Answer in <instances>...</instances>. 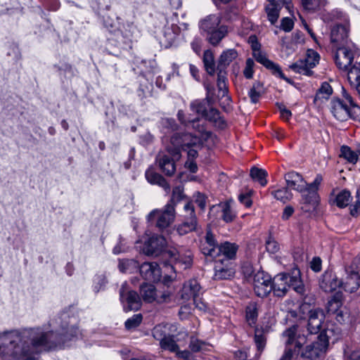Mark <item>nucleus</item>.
Segmentation results:
<instances>
[{"label": "nucleus", "instance_id": "1", "mask_svg": "<svg viewBox=\"0 0 360 360\" xmlns=\"http://www.w3.org/2000/svg\"><path fill=\"white\" fill-rule=\"evenodd\" d=\"M76 319L63 312L52 320L55 330L25 328L0 333V360H37L33 356L60 347L66 341L77 338L81 333Z\"/></svg>", "mask_w": 360, "mask_h": 360}, {"label": "nucleus", "instance_id": "2", "mask_svg": "<svg viewBox=\"0 0 360 360\" xmlns=\"http://www.w3.org/2000/svg\"><path fill=\"white\" fill-rule=\"evenodd\" d=\"M143 250L147 255H162L168 259L164 263L165 266L174 271L188 269L193 263V255L190 250H178L175 248L167 249V240L162 236L154 235L149 238L145 242Z\"/></svg>", "mask_w": 360, "mask_h": 360}, {"label": "nucleus", "instance_id": "3", "mask_svg": "<svg viewBox=\"0 0 360 360\" xmlns=\"http://www.w3.org/2000/svg\"><path fill=\"white\" fill-rule=\"evenodd\" d=\"M271 286L274 295L278 297L285 296L290 288L298 294L303 295L304 292L300 271L297 267H294L290 272L281 273L275 276Z\"/></svg>", "mask_w": 360, "mask_h": 360}, {"label": "nucleus", "instance_id": "4", "mask_svg": "<svg viewBox=\"0 0 360 360\" xmlns=\"http://www.w3.org/2000/svg\"><path fill=\"white\" fill-rule=\"evenodd\" d=\"M111 21L110 18H105L103 21L105 27L111 34L108 41H115L116 46L123 49L130 48L133 41L136 40L139 36L137 27L133 23L127 22L122 25V27L116 28Z\"/></svg>", "mask_w": 360, "mask_h": 360}, {"label": "nucleus", "instance_id": "5", "mask_svg": "<svg viewBox=\"0 0 360 360\" xmlns=\"http://www.w3.org/2000/svg\"><path fill=\"white\" fill-rule=\"evenodd\" d=\"M201 139L190 133H174L170 139V143L167 146L168 153L176 159H180L181 150H187L191 147H200Z\"/></svg>", "mask_w": 360, "mask_h": 360}, {"label": "nucleus", "instance_id": "6", "mask_svg": "<svg viewBox=\"0 0 360 360\" xmlns=\"http://www.w3.org/2000/svg\"><path fill=\"white\" fill-rule=\"evenodd\" d=\"M345 98L349 105L340 98H333L330 103L331 112L338 120L341 122L346 121L349 118H354L360 112V108L354 103L350 96L347 95Z\"/></svg>", "mask_w": 360, "mask_h": 360}, {"label": "nucleus", "instance_id": "7", "mask_svg": "<svg viewBox=\"0 0 360 360\" xmlns=\"http://www.w3.org/2000/svg\"><path fill=\"white\" fill-rule=\"evenodd\" d=\"M328 330H322L317 340L307 345L301 352V357L304 360H319L323 358L328 350L329 339Z\"/></svg>", "mask_w": 360, "mask_h": 360}, {"label": "nucleus", "instance_id": "8", "mask_svg": "<svg viewBox=\"0 0 360 360\" xmlns=\"http://www.w3.org/2000/svg\"><path fill=\"white\" fill-rule=\"evenodd\" d=\"M320 60L319 54L313 49H308L304 58L289 65V68L295 73L307 77L314 75L312 69L316 67Z\"/></svg>", "mask_w": 360, "mask_h": 360}, {"label": "nucleus", "instance_id": "9", "mask_svg": "<svg viewBox=\"0 0 360 360\" xmlns=\"http://www.w3.org/2000/svg\"><path fill=\"white\" fill-rule=\"evenodd\" d=\"M176 216L175 208L172 203H167L161 210L155 209L148 215V221L153 222L156 220V227L162 231L167 228L174 221Z\"/></svg>", "mask_w": 360, "mask_h": 360}, {"label": "nucleus", "instance_id": "10", "mask_svg": "<svg viewBox=\"0 0 360 360\" xmlns=\"http://www.w3.org/2000/svg\"><path fill=\"white\" fill-rule=\"evenodd\" d=\"M198 226V220L193 202H186L184 206L182 222L176 226V231L180 236L195 231Z\"/></svg>", "mask_w": 360, "mask_h": 360}, {"label": "nucleus", "instance_id": "11", "mask_svg": "<svg viewBox=\"0 0 360 360\" xmlns=\"http://www.w3.org/2000/svg\"><path fill=\"white\" fill-rule=\"evenodd\" d=\"M202 288L199 282L196 279H190L186 281L181 290V297L184 300L193 299V303L200 310H205L206 304L202 302L200 295Z\"/></svg>", "mask_w": 360, "mask_h": 360}, {"label": "nucleus", "instance_id": "12", "mask_svg": "<svg viewBox=\"0 0 360 360\" xmlns=\"http://www.w3.org/2000/svg\"><path fill=\"white\" fill-rule=\"evenodd\" d=\"M120 300L124 311H137L141 307V300L139 294L129 290L128 284L124 282L120 289Z\"/></svg>", "mask_w": 360, "mask_h": 360}, {"label": "nucleus", "instance_id": "13", "mask_svg": "<svg viewBox=\"0 0 360 360\" xmlns=\"http://www.w3.org/2000/svg\"><path fill=\"white\" fill-rule=\"evenodd\" d=\"M350 44L345 46H336L334 60L337 67L341 70H347L352 65L356 47L353 43Z\"/></svg>", "mask_w": 360, "mask_h": 360}, {"label": "nucleus", "instance_id": "14", "mask_svg": "<svg viewBox=\"0 0 360 360\" xmlns=\"http://www.w3.org/2000/svg\"><path fill=\"white\" fill-rule=\"evenodd\" d=\"M272 279L270 275L263 271H258L252 279L253 290L259 297H267L272 290Z\"/></svg>", "mask_w": 360, "mask_h": 360}, {"label": "nucleus", "instance_id": "15", "mask_svg": "<svg viewBox=\"0 0 360 360\" xmlns=\"http://www.w3.org/2000/svg\"><path fill=\"white\" fill-rule=\"evenodd\" d=\"M349 22L345 20V23H336L330 31V41L335 46H345L352 43L349 39Z\"/></svg>", "mask_w": 360, "mask_h": 360}, {"label": "nucleus", "instance_id": "16", "mask_svg": "<svg viewBox=\"0 0 360 360\" xmlns=\"http://www.w3.org/2000/svg\"><path fill=\"white\" fill-rule=\"evenodd\" d=\"M297 326H293L287 330H285L283 336L285 338V349L283 354L279 360H292L294 350L290 347L291 345H295V348H300L302 343L300 340L296 338Z\"/></svg>", "mask_w": 360, "mask_h": 360}, {"label": "nucleus", "instance_id": "17", "mask_svg": "<svg viewBox=\"0 0 360 360\" xmlns=\"http://www.w3.org/2000/svg\"><path fill=\"white\" fill-rule=\"evenodd\" d=\"M139 269L141 277L148 282H158L161 278V269L157 262H144Z\"/></svg>", "mask_w": 360, "mask_h": 360}, {"label": "nucleus", "instance_id": "18", "mask_svg": "<svg viewBox=\"0 0 360 360\" xmlns=\"http://www.w3.org/2000/svg\"><path fill=\"white\" fill-rule=\"evenodd\" d=\"M341 283L342 281L331 269L325 271L319 279V286L326 292L335 291L338 288L341 287Z\"/></svg>", "mask_w": 360, "mask_h": 360}, {"label": "nucleus", "instance_id": "19", "mask_svg": "<svg viewBox=\"0 0 360 360\" xmlns=\"http://www.w3.org/2000/svg\"><path fill=\"white\" fill-rule=\"evenodd\" d=\"M346 276L340 280L341 288L345 291L352 293L356 291L360 287V275L349 266L345 267Z\"/></svg>", "mask_w": 360, "mask_h": 360}, {"label": "nucleus", "instance_id": "20", "mask_svg": "<svg viewBox=\"0 0 360 360\" xmlns=\"http://www.w3.org/2000/svg\"><path fill=\"white\" fill-rule=\"evenodd\" d=\"M236 274L235 265L233 262L227 261L224 263L219 259L214 265V278L215 280H226L232 278Z\"/></svg>", "mask_w": 360, "mask_h": 360}, {"label": "nucleus", "instance_id": "21", "mask_svg": "<svg viewBox=\"0 0 360 360\" xmlns=\"http://www.w3.org/2000/svg\"><path fill=\"white\" fill-rule=\"evenodd\" d=\"M252 56L257 62L263 65L266 69L271 70L274 75L289 82V79L285 77L280 65L270 60L261 51L252 53Z\"/></svg>", "mask_w": 360, "mask_h": 360}, {"label": "nucleus", "instance_id": "22", "mask_svg": "<svg viewBox=\"0 0 360 360\" xmlns=\"http://www.w3.org/2000/svg\"><path fill=\"white\" fill-rule=\"evenodd\" d=\"M343 301V294L342 292H335L333 297L328 300L327 304L328 312L335 314V319L339 323L345 321V315L341 309Z\"/></svg>", "mask_w": 360, "mask_h": 360}, {"label": "nucleus", "instance_id": "23", "mask_svg": "<svg viewBox=\"0 0 360 360\" xmlns=\"http://www.w3.org/2000/svg\"><path fill=\"white\" fill-rule=\"evenodd\" d=\"M325 315L323 310L316 308L309 311L307 330L310 334H317L321 331Z\"/></svg>", "mask_w": 360, "mask_h": 360}, {"label": "nucleus", "instance_id": "24", "mask_svg": "<svg viewBox=\"0 0 360 360\" xmlns=\"http://www.w3.org/2000/svg\"><path fill=\"white\" fill-rule=\"evenodd\" d=\"M302 210L304 212H312L316 210L319 204V196L318 192L311 191L305 187L302 191Z\"/></svg>", "mask_w": 360, "mask_h": 360}, {"label": "nucleus", "instance_id": "25", "mask_svg": "<svg viewBox=\"0 0 360 360\" xmlns=\"http://www.w3.org/2000/svg\"><path fill=\"white\" fill-rule=\"evenodd\" d=\"M205 243L202 245V252L205 255L212 257H217V250L220 244L218 243L215 235L208 229L205 236Z\"/></svg>", "mask_w": 360, "mask_h": 360}, {"label": "nucleus", "instance_id": "26", "mask_svg": "<svg viewBox=\"0 0 360 360\" xmlns=\"http://www.w3.org/2000/svg\"><path fill=\"white\" fill-rule=\"evenodd\" d=\"M229 28L226 25H222L217 28L211 30L204 33L206 40L212 46H217L221 40L228 34Z\"/></svg>", "mask_w": 360, "mask_h": 360}, {"label": "nucleus", "instance_id": "27", "mask_svg": "<svg viewBox=\"0 0 360 360\" xmlns=\"http://www.w3.org/2000/svg\"><path fill=\"white\" fill-rule=\"evenodd\" d=\"M287 188L302 192L305 188L307 183L302 176L294 171L289 172L285 175Z\"/></svg>", "mask_w": 360, "mask_h": 360}, {"label": "nucleus", "instance_id": "28", "mask_svg": "<svg viewBox=\"0 0 360 360\" xmlns=\"http://www.w3.org/2000/svg\"><path fill=\"white\" fill-rule=\"evenodd\" d=\"M145 176L148 183L158 185L162 188L167 193L170 191V186L166 179L153 167H149L145 172Z\"/></svg>", "mask_w": 360, "mask_h": 360}, {"label": "nucleus", "instance_id": "29", "mask_svg": "<svg viewBox=\"0 0 360 360\" xmlns=\"http://www.w3.org/2000/svg\"><path fill=\"white\" fill-rule=\"evenodd\" d=\"M221 18L217 14H210L199 22V27L204 32L221 26Z\"/></svg>", "mask_w": 360, "mask_h": 360}, {"label": "nucleus", "instance_id": "30", "mask_svg": "<svg viewBox=\"0 0 360 360\" xmlns=\"http://www.w3.org/2000/svg\"><path fill=\"white\" fill-rule=\"evenodd\" d=\"M169 155H164L159 158L158 163L160 168L163 172L167 176H172L176 171L175 161L179 159L174 158L172 155L169 153Z\"/></svg>", "mask_w": 360, "mask_h": 360}, {"label": "nucleus", "instance_id": "31", "mask_svg": "<svg viewBox=\"0 0 360 360\" xmlns=\"http://www.w3.org/2000/svg\"><path fill=\"white\" fill-rule=\"evenodd\" d=\"M238 246L236 243L224 242L220 243L217 250V257L222 255L226 259V262L235 259Z\"/></svg>", "mask_w": 360, "mask_h": 360}, {"label": "nucleus", "instance_id": "32", "mask_svg": "<svg viewBox=\"0 0 360 360\" xmlns=\"http://www.w3.org/2000/svg\"><path fill=\"white\" fill-rule=\"evenodd\" d=\"M237 57L238 52L234 49L224 51L219 57L218 68H226Z\"/></svg>", "mask_w": 360, "mask_h": 360}, {"label": "nucleus", "instance_id": "33", "mask_svg": "<svg viewBox=\"0 0 360 360\" xmlns=\"http://www.w3.org/2000/svg\"><path fill=\"white\" fill-rule=\"evenodd\" d=\"M333 94L331 86L326 82L321 84V87L316 91L314 97V102L320 101L321 103L327 101Z\"/></svg>", "mask_w": 360, "mask_h": 360}, {"label": "nucleus", "instance_id": "34", "mask_svg": "<svg viewBox=\"0 0 360 360\" xmlns=\"http://www.w3.org/2000/svg\"><path fill=\"white\" fill-rule=\"evenodd\" d=\"M139 267L138 262L133 259H123L119 260L118 269L122 273L131 274Z\"/></svg>", "mask_w": 360, "mask_h": 360}, {"label": "nucleus", "instance_id": "35", "mask_svg": "<svg viewBox=\"0 0 360 360\" xmlns=\"http://www.w3.org/2000/svg\"><path fill=\"white\" fill-rule=\"evenodd\" d=\"M303 8L309 12L314 13L321 10L326 4V0H301Z\"/></svg>", "mask_w": 360, "mask_h": 360}, {"label": "nucleus", "instance_id": "36", "mask_svg": "<svg viewBox=\"0 0 360 360\" xmlns=\"http://www.w3.org/2000/svg\"><path fill=\"white\" fill-rule=\"evenodd\" d=\"M141 293L143 299L147 302H152L156 300L157 292L152 284L145 283L141 285Z\"/></svg>", "mask_w": 360, "mask_h": 360}, {"label": "nucleus", "instance_id": "37", "mask_svg": "<svg viewBox=\"0 0 360 360\" xmlns=\"http://www.w3.org/2000/svg\"><path fill=\"white\" fill-rule=\"evenodd\" d=\"M359 153L353 150L350 147L346 145H343L340 148V153L339 156L346 160L351 164H356L359 160Z\"/></svg>", "mask_w": 360, "mask_h": 360}, {"label": "nucleus", "instance_id": "38", "mask_svg": "<svg viewBox=\"0 0 360 360\" xmlns=\"http://www.w3.org/2000/svg\"><path fill=\"white\" fill-rule=\"evenodd\" d=\"M202 61L206 72L212 75L215 72V63L213 53L210 50L205 51L203 53Z\"/></svg>", "mask_w": 360, "mask_h": 360}, {"label": "nucleus", "instance_id": "39", "mask_svg": "<svg viewBox=\"0 0 360 360\" xmlns=\"http://www.w3.org/2000/svg\"><path fill=\"white\" fill-rule=\"evenodd\" d=\"M347 71V79L351 86L360 82V63L356 62L352 65Z\"/></svg>", "mask_w": 360, "mask_h": 360}, {"label": "nucleus", "instance_id": "40", "mask_svg": "<svg viewBox=\"0 0 360 360\" xmlns=\"http://www.w3.org/2000/svg\"><path fill=\"white\" fill-rule=\"evenodd\" d=\"M209 107V103L206 100H195L190 104V108L195 112L198 116L204 117L207 108Z\"/></svg>", "mask_w": 360, "mask_h": 360}, {"label": "nucleus", "instance_id": "41", "mask_svg": "<svg viewBox=\"0 0 360 360\" xmlns=\"http://www.w3.org/2000/svg\"><path fill=\"white\" fill-rule=\"evenodd\" d=\"M267 176L268 173L265 169L255 167L250 169V176L254 181H257L262 186H265L267 184Z\"/></svg>", "mask_w": 360, "mask_h": 360}, {"label": "nucleus", "instance_id": "42", "mask_svg": "<svg viewBox=\"0 0 360 360\" xmlns=\"http://www.w3.org/2000/svg\"><path fill=\"white\" fill-rule=\"evenodd\" d=\"M160 346L161 349L174 353H175L179 348L175 336L169 334L160 342Z\"/></svg>", "mask_w": 360, "mask_h": 360}, {"label": "nucleus", "instance_id": "43", "mask_svg": "<svg viewBox=\"0 0 360 360\" xmlns=\"http://www.w3.org/2000/svg\"><path fill=\"white\" fill-rule=\"evenodd\" d=\"M254 340L258 352L255 356L258 359L265 348L266 338L262 330L257 329L255 330Z\"/></svg>", "mask_w": 360, "mask_h": 360}, {"label": "nucleus", "instance_id": "44", "mask_svg": "<svg viewBox=\"0 0 360 360\" xmlns=\"http://www.w3.org/2000/svg\"><path fill=\"white\" fill-rule=\"evenodd\" d=\"M351 200V193L347 190L341 191L335 197L336 205L340 208H344L349 205Z\"/></svg>", "mask_w": 360, "mask_h": 360}, {"label": "nucleus", "instance_id": "45", "mask_svg": "<svg viewBox=\"0 0 360 360\" xmlns=\"http://www.w3.org/2000/svg\"><path fill=\"white\" fill-rule=\"evenodd\" d=\"M268 20L274 25L277 22L279 17L280 8L276 4H269L265 8Z\"/></svg>", "mask_w": 360, "mask_h": 360}, {"label": "nucleus", "instance_id": "46", "mask_svg": "<svg viewBox=\"0 0 360 360\" xmlns=\"http://www.w3.org/2000/svg\"><path fill=\"white\" fill-rule=\"evenodd\" d=\"M271 195L278 200L287 202L292 198V193L288 188H282L276 191H271Z\"/></svg>", "mask_w": 360, "mask_h": 360}, {"label": "nucleus", "instance_id": "47", "mask_svg": "<svg viewBox=\"0 0 360 360\" xmlns=\"http://www.w3.org/2000/svg\"><path fill=\"white\" fill-rule=\"evenodd\" d=\"M207 198L205 194L197 191L193 193L191 200L188 202H193V205L194 203L196 204L200 211L204 212L207 205Z\"/></svg>", "mask_w": 360, "mask_h": 360}, {"label": "nucleus", "instance_id": "48", "mask_svg": "<svg viewBox=\"0 0 360 360\" xmlns=\"http://www.w3.org/2000/svg\"><path fill=\"white\" fill-rule=\"evenodd\" d=\"M203 117L210 122L218 123L220 126L224 124V121L220 117L219 111L215 108H211L209 110H207Z\"/></svg>", "mask_w": 360, "mask_h": 360}, {"label": "nucleus", "instance_id": "49", "mask_svg": "<svg viewBox=\"0 0 360 360\" xmlns=\"http://www.w3.org/2000/svg\"><path fill=\"white\" fill-rule=\"evenodd\" d=\"M167 330L168 327L167 325L159 324L153 328V335L155 340L160 342L169 335Z\"/></svg>", "mask_w": 360, "mask_h": 360}, {"label": "nucleus", "instance_id": "50", "mask_svg": "<svg viewBox=\"0 0 360 360\" xmlns=\"http://www.w3.org/2000/svg\"><path fill=\"white\" fill-rule=\"evenodd\" d=\"M108 281L103 274L96 275L94 278L93 290L95 293H98L101 290L105 289Z\"/></svg>", "mask_w": 360, "mask_h": 360}, {"label": "nucleus", "instance_id": "51", "mask_svg": "<svg viewBox=\"0 0 360 360\" xmlns=\"http://www.w3.org/2000/svg\"><path fill=\"white\" fill-rule=\"evenodd\" d=\"M184 188L181 186H176L172 190V195L170 200L167 203H172L175 208L176 203L184 199Z\"/></svg>", "mask_w": 360, "mask_h": 360}, {"label": "nucleus", "instance_id": "52", "mask_svg": "<svg viewBox=\"0 0 360 360\" xmlns=\"http://www.w3.org/2000/svg\"><path fill=\"white\" fill-rule=\"evenodd\" d=\"M143 319V316L141 314H134L131 318L128 319L125 321V327L127 330H131L138 327Z\"/></svg>", "mask_w": 360, "mask_h": 360}, {"label": "nucleus", "instance_id": "53", "mask_svg": "<svg viewBox=\"0 0 360 360\" xmlns=\"http://www.w3.org/2000/svg\"><path fill=\"white\" fill-rule=\"evenodd\" d=\"M257 315L255 307H248L246 308V320L250 326L256 323Z\"/></svg>", "mask_w": 360, "mask_h": 360}, {"label": "nucleus", "instance_id": "54", "mask_svg": "<svg viewBox=\"0 0 360 360\" xmlns=\"http://www.w3.org/2000/svg\"><path fill=\"white\" fill-rule=\"evenodd\" d=\"M118 240L117 244L112 249V253L115 255H119L129 250V246L127 245L125 240L122 236H120Z\"/></svg>", "mask_w": 360, "mask_h": 360}, {"label": "nucleus", "instance_id": "55", "mask_svg": "<svg viewBox=\"0 0 360 360\" xmlns=\"http://www.w3.org/2000/svg\"><path fill=\"white\" fill-rule=\"evenodd\" d=\"M205 343L198 338L191 337L189 342V348L193 352H200L205 347Z\"/></svg>", "mask_w": 360, "mask_h": 360}, {"label": "nucleus", "instance_id": "56", "mask_svg": "<svg viewBox=\"0 0 360 360\" xmlns=\"http://www.w3.org/2000/svg\"><path fill=\"white\" fill-rule=\"evenodd\" d=\"M259 82H255L254 83L252 87L248 91V96L252 103H257L261 96L260 92L257 91V89L259 87Z\"/></svg>", "mask_w": 360, "mask_h": 360}, {"label": "nucleus", "instance_id": "57", "mask_svg": "<svg viewBox=\"0 0 360 360\" xmlns=\"http://www.w3.org/2000/svg\"><path fill=\"white\" fill-rule=\"evenodd\" d=\"M255 65V62L253 59L249 58L246 60L245 67L243 70V75L247 79H251L253 77L254 70L253 68Z\"/></svg>", "mask_w": 360, "mask_h": 360}, {"label": "nucleus", "instance_id": "58", "mask_svg": "<svg viewBox=\"0 0 360 360\" xmlns=\"http://www.w3.org/2000/svg\"><path fill=\"white\" fill-rule=\"evenodd\" d=\"M221 218L226 223L231 222L235 218V214L229 205H225L223 207Z\"/></svg>", "mask_w": 360, "mask_h": 360}, {"label": "nucleus", "instance_id": "59", "mask_svg": "<svg viewBox=\"0 0 360 360\" xmlns=\"http://www.w3.org/2000/svg\"><path fill=\"white\" fill-rule=\"evenodd\" d=\"M201 122L199 117L193 118V119H188V126H190L195 129L196 131L200 133H202L205 131V127L203 124H200Z\"/></svg>", "mask_w": 360, "mask_h": 360}, {"label": "nucleus", "instance_id": "60", "mask_svg": "<svg viewBox=\"0 0 360 360\" xmlns=\"http://www.w3.org/2000/svg\"><path fill=\"white\" fill-rule=\"evenodd\" d=\"M330 20H342L340 23H345V20L349 22V20L347 17L345 15V14L339 10H333L330 13Z\"/></svg>", "mask_w": 360, "mask_h": 360}, {"label": "nucleus", "instance_id": "61", "mask_svg": "<svg viewBox=\"0 0 360 360\" xmlns=\"http://www.w3.org/2000/svg\"><path fill=\"white\" fill-rule=\"evenodd\" d=\"M242 272L243 275L247 278H249L250 277L254 278L255 269L253 268V266L250 262H245L242 265Z\"/></svg>", "mask_w": 360, "mask_h": 360}, {"label": "nucleus", "instance_id": "62", "mask_svg": "<svg viewBox=\"0 0 360 360\" xmlns=\"http://www.w3.org/2000/svg\"><path fill=\"white\" fill-rule=\"evenodd\" d=\"M266 248L269 252L274 254L279 250V245L275 240L269 237V240L266 242Z\"/></svg>", "mask_w": 360, "mask_h": 360}, {"label": "nucleus", "instance_id": "63", "mask_svg": "<svg viewBox=\"0 0 360 360\" xmlns=\"http://www.w3.org/2000/svg\"><path fill=\"white\" fill-rule=\"evenodd\" d=\"M202 44V40L199 37H195L191 43V46L193 51L198 55H200L201 52V47Z\"/></svg>", "mask_w": 360, "mask_h": 360}, {"label": "nucleus", "instance_id": "64", "mask_svg": "<svg viewBox=\"0 0 360 360\" xmlns=\"http://www.w3.org/2000/svg\"><path fill=\"white\" fill-rule=\"evenodd\" d=\"M294 22L289 18H284L281 20V28L285 32H290L292 30Z\"/></svg>", "mask_w": 360, "mask_h": 360}]
</instances>
